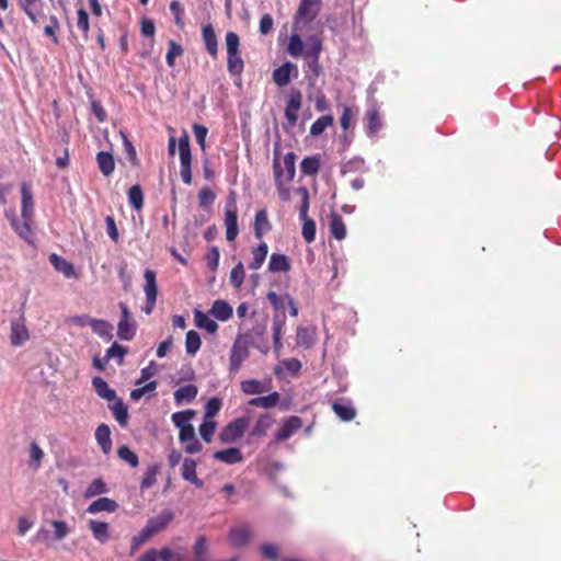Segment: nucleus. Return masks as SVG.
<instances>
[{"label":"nucleus","instance_id":"obj_1","mask_svg":"<svg viewBox=\"0 0 561 561\" xmlns=\"http://www.w3.org/2000/svg\"><path fill=\"white\" fill-rule=\"evenodd\" d=\"M252 340L248 334L240 333L233 341L229 356V371L237 374L250 354Z\"/></svg>","mask_w":561,"mask_h":561},{"label":"nucleus","instance_id":"obj_2","mask_svg":"<svg viewBox=\"0 0 561 561\" xmlns=\"http://www.w3.org/2000/svg\"><path fill=\"white\" fill-rule=\"evenodd\" d=\"M321 9V0H301L295 15L294 28L301 30L316 19Z\"/></svg>","mask_w":561,"mask_h":561},{"label":"nucleus","instance_id":"obj_3","mask_svg":"<svg viewBox=\"0 0 561 561\" xmlns=\"http://www.w3.org/2000/svg\"><path fill=\"white\" fill-rule=\"evenodd\" d=\"M179 156H180V174L182 178V181L190 185L192 183V171H191V163H192V154H191V148H190V141L187 135H183L179 139Z\"/></svg>","mask_w":561,"mask_h":561},{"label":"nucleus","instance_id":"obj_4","mask_svg":"<svg viewBox=\"0 0 561 561\" xmlns=\"http://www.w3.org/2000/svg\"><path fill=\"white\" fill-rule=\"evenodd\" d=\"M296 154L288 152L284 156L283 162L274 160V173L276 182L285 181L290 182L296 173Z\"/></svg>","mask_w":561,"mask_h":561},{"label":"nucleus","instance_id":"obj_5","mask_svg":"<svg viewBox=\"0 0 561 561\" xmlns=\"http://www.w3.org/2000/svg\"><path fill=\"white\" fill-rule=\"evenodd\" d=\"M248 426V419H236L234 421H232L231 423L224 427V430L219 434V439L226 444L233 443L242 437Z\"/></svg>","mask_w":561,"mask_h":561},{"label":"nucleus","instance_id":"obj_6","mask_svg":"<svg viewBox=\"0 0 561 561\" xmlns=\"http://www.w3.org/2000/svg\"><path fill=\"white\" fill-rule=\"evenodd\" d=\"M322 50V43L317 36L308 38V48L305 51V60L307 67L312 71L314 76H319L321 67L319 64L320 53Z\"/></svg>","mask_w":561,"mask_h":561},{"label":"nucleus","instance_id":"obj_7","mask_svg":"<svg viewBox=\"0 0 561 561\" xmlns=\"http://www.w3.org/2000/svg\"><path fill=\"white\" fill-rule=\"evenodd\" d=\"M225 227H226V238L228 241H233L239 233L238 229V216L236 209V198L233 193H231L229 201L226 206L225 211Z\"/></svg>","mask_w":561,"mask_h":561},{"label":"nucleus","instance_id":"obj_8","mask_svg":"<svg viewBox=\"0 0 561 561\" xmlns=\"http://www.w3.org/2000/svg\"><path fill=\"white\" fill-rule=\"evenodd\" d=\"M252 536V528L249 524H238L233 526L228 534L229 543L234 547L245 546Z\"/></svg>","mask_w":561,"mask_h":561},{"label":"nucleus","instance_id":"obj_9","mask_svg":"<svg viewBox=\"0 0 561 561\" xmlns=\"http://www.w3.org/2000/svg\"><path fill=\"white\" fill-rule=\"evenodd\" d=\"M30 334L25 325L24 316H20L11 321L10 341L14 346H21L28 341Z\"/></svg>","mask_w":561,"mask_h":561},{"label":"nucleus","instance_id":"obj_10","mask_svg":"<svg viewBox=\"0 0 561 561\" xmlns=\"http://www.w3.org/2000/svg\"><path fill=\"white\" fill-rule=\"evenodd\" d=\"M302 96L300 91L293 90L287 96V104L285 108V117L287 122L294 126L298 119V111L301 107Z\"/></svg>","mask_w":561,"mask_h":561},{"label":"nucleus","instance_id":"obj_11","mask_svg":"<svg viewBox=\"0 0 561 561\" xmlns=\"http://www.w3.org/2000/svg\"><path fill=\"white\" fill-rule=\"evenodd\" d=\"M49 262L54 266V268L61 273L66 278H78L79 275L76 272L73 265L71 262L67 261L66 259L59 256L56 253H53L49 255Z\"/></svg>","mask_w":561,"mask_h":561},{"label":"nucleus","instance_id":"obj_12","mask_svg":"<svg viewBox=\"0 0 561 561\" xmlns=\"http://www.w3.org/2000/svg\"><path fill=\"white\" fill-rule=\"evenodd\" d=\"M302 423L298 416H290L284 422V425L280 430L275 434V439L277 442H283L288 439L295 432H297L301 427Z\"/></svg>","mask_w":561,"mask_h":561},{"label":"nucleus","instance_id":"obj_13","mask_svg":"<svg viewBox=\"0 0 561 561\" xmlns=\"http://www.w3.org/2000/svg\"><path fill=\"white\" fill-rule=\"evenodd\" d=\"M297 72V67L287 61L273 71V80L278 87H285L290 82L291 72Z\"/></svg>","mask_w":561,"mask_h":561},{"label":"nucleus","instance_id":"obj_14","mask_svg":"<svg viewBox=\"0 0 561 561\" xmlns=\"http://www.w3.org/2000/svg\"><path fill=\"white\" fill-rule=\"evenodd\" d=\"M197 463L192 458H185L182 463L181 476L184 480L195 484L197 488L203 486V481L196 474Z\"/></svg>","mask_w":561,"mask_h":561},{"label":"nucleus","instance_id":"obj_15","mask_svg":"<svg viewBox=\"0 0 561 561\" xmlns=\"http://www.w3.org/2000/svg\"><path fill=\"white\" fill-rule=\"evenodd\" d=\"M22 193V217L25 220H32L34 216V203L33 195L26 183H23L21 186Z\"/></svg>","mask_w":561,"mask_h":561},{"label":"nucleus","instance_id":"obj_16","mask_svg":"<svg viewBox=\"0 0 561 561\" xmlns=\"http://www.w3.org/2000/svg\"><path fill=\"white\" fill-rule=\"evenodd\" d=\"M118 504L110 497H101L92 502L87 512L89 514H98L100 512L113 513L117 510Z\"/></svg>","mask_w":561,"mask_h":561},{"label":"nucleus","instance_id":"obj_17","mask_svg":"<svg viewBox=\"0 0 561 561\" xmlns=\"http://www.w3.org/2000/svg\"><path fill=\"white\" fill-rule=\"evenodd\" d=\"M297 345L305 348H310L316 343V328L314 327H298L297 328Z\"/></svg>","mask_w":561,"mask_h":561},{"label":"nucleus","instance_id":"obj_18","mask_svg":"<svg viewBox=\"0 0 561 561\" xmlns=\"http://www.w3.org/2000/svg\"><path fill=\"white\" fill-rule=\"evenodd\" d=\"M214 458L227 465L238 463L243 459L241 450L236 447L218 450L214 454Z\"/></svg>","mask_w":561,"mask_h":561},{"label":"nucleus","instance_id":"obj_19","mask_svg":"<svg viewBox=\"0 0 561 561\" xmlns=\"http://www.w3.org/2000/svg\"><path fill=\"white\" fill-rule=\"evenodd\" d=\"M209 313L219 321H227L232 317V308L227 301L219 299L214 301Z\"/></svg>","mask_w":561,"mask_h":561},{"label":"nucleus","instance_id":"obj_20","mask_svg":"<svg viewBox=\"0 0 561 561\" xmlns=\"http://www.w3.org/2000/svg\"><path fill=\"white\" fill-rule=\"evenodd\" d=\"M173 514L171 511H163L160 515L157 517L150 518L147 522V527L153 533V535L158 534L159 531L163 530L168 524L172 520Z\"/></svg>","mask_w":561,"mask_h":561},{"label":"nucleus","instance_id":"obj_21","mask_svg":"<svg viewBox=\"0 0 561 561\" xmlns=\"http://www.w3.org/2000/svg\"><path fill=\"white\" fill-rule=\"evenodd\" d=\"M145 286L144 291L146 294V299L151 304L157 300V282H156V273L151 270H146L144 273Z\"/></svg>","mask_w":561,"mask_h":561},{"label":"nucleus","instance_id":"obj_22","mask_svg":"<svg viewBox=\"0 0 561 561\" xmlns=\"http://www.w3.org/2000/svg\"><path fill=\"white\" fill-rule=\"evenodd\" d=\"M95 439L102 451L107 455L112 449L111 431L106 424H101L95 431Z\"/></svg>","mask_w":561,"mask_h":561},{"label":"nucleus","instance_id":"obj_23","mask_svg":"<svg viewBox=\"0 0 561 561\" xmlns=\"http://www.w3.org/2000/svg\"><path fill=\"white\" fill-rule=\"evenodd\" d=\"M194 322L197 328L203 329L210 334L216 333L218 330V324L208 314L201 310L194 311Z\"/></svg>","mask_w":561,"mask_h":561},{"label":"nucleus","instance_id":"obj_24","mask_svg":"<svg viewBox=\"0 0 561 561\" xmlns=\"http://www.w3.org/2000/svg\"><path fill=\"white\" fill-rule=\"evenodd\" d=\"M290 261L285 254L273 253L268 262V271L272 273L288 272Z\"/></svg>","mask_w":561,"mask_h":561},{"label":"nucleus","instance_id":"obj_25","mask_svg":"<svg viewBox=\"0 0 561 561\" xmlns=\"http://www.w3.org/2000/svg\"><path fill=\"white\" fill-rule=\"evenodd\" d=\"M197 396V387L194 385H185L180 387L174 392V400L176 404L182 403H190L192 402Z\"/></svg>","mask_w":561,"mask_h":561},{"label":"nucleus","instance_id":"obj_26","mask_svg":"<svg viewBox=\"0 0 561 561\" xmlns=\"http://www.w3.org/2000/svg\"><path fill=\"white\" fill-rule=\"evenodd\" d=\"M21 8L35 24L39 22L42 16L39 0H19Z\"/></svg>","mask_w":561,"mask_h":561},{"label":"nucleus","instance_id":"obj_27","mask_svg":"<svg viewBox=\"0 0 561 561\" xmlns=\"http://www.w3.org/2000/svg\"><path fill=\"white\" fill-rule=\"evenodd\" d=\"M202 36L208 54L211 56H216L218 46L217 36L215 34L214 27L210 24L203 26Z\"/></svg>","mask_w":561,"mask_h":561},{"label":"nucleus","instance_id":"obj_28","mask_svg":"<svg viewBox=\"0 0 561 561\" xmlns=\"http://www.w3.org/2000/svg\"><path fill=\"white\" fill-rule=\"evenodd\" d=\"M92 385L99 397L108 401L116 399L115 390L110 388L108 383L103 378L94 377L92 380Z\"/></svg>","mask_w":561,"mask_h":561},{"label":"nucleus","instance_id":"obj_29","mask_svg":"<svg viewBox=\"0 0 561 561\" xmlns=\"http://www.w3.org/2000/svg\"><path fill=\"white\" fill-rule=\"evenodd\" d=\"M90 529L93 537L101 543H104L110 538L108 525L104 522L91 519L89 522Z\"/></svg>","mask_w":561,"mask_h":561},{"label":"nucleus","instance_id":"obj_30","mask_svg":"<svg viewBox=\"0 0 561 561\" xmlns=\"http://www.w3.org/2000/svg\"><path fill=\"white\" fill-rule=\"evenodd\" d=\"M28 456H30L28 467L33 471H37L41 468L43 458L45 456L43 449L38 446L37 443L32 442L30 444Z\"/></svg>","mask_w":561,"mask_h":561},{"label":"nucleus","instance_id":"obj_31","mask_svg":"<svg viewBox=\"0 0 561 561\" xmlns=\"http://www.w3.org/2000/svg\"><path fill=\"white\" fill-rule=\"evenodd\" d=\"M96 161H98L100 171L105 176H108L110 174L113 173V171L115 169V162H114V158L111 153L104 152V151L99 152L96 156Z\"/></svg>","mask_w":561,"mask_h":561},{"label":"nucleus","instance_id":"obj_32","mask_svg":"<svg viewBox=\"0 0 561 561\" xmlns=\"http://www.w3.org/2000/svg\"><path fill=\"white\" fill-rule=\"evenodd\" d=\"M267 253L268 247L265 242H262L257 248L253 249L252 261L249 264V267L254 271L259 270L263 265Z\"/></svg>","mask_w":561,"mask_h":561},{"label":"nucleus","instance_id":"obj_33","mask_svg":"<svg viewBox=\"0 0 561 561\" xmlns=\"http://www.w3.org/2000/svg\"><path fill=\"white\" fill-rule=\"evenodd\" d=\"M31 221L32 220H25V219H24V221H20L18 219L11 220V225H12L14 231L28 243H33V241H32L33 232L31 229Z\"/></svg>","mask_w":561,"mask_h":561},{"label":"nucleus","instance_id":"obj_34","mask_svg":"<svg viewBox=\"0 0 561 561\" xmlns=\"http://www.w3.org/2000/svg\"><path fill=\"white\" fill-rule=\"evenodd\" d=\"M113 403L110 404V409L115 416L116 421L119 423V425L125 426L127 424L128 420V411L127 407L123 403L122 400L115 399L112 400Z\"/></svg>","mask_w":561,"mask_h":561},{"label":"nucleus","instance_id":"obj_35","mask_svg":"<svg viewBox=\"0 0 561 561\" xmlns=\"http://www.w3.org/2000/svg\"><path fill=\"white\" fill-rule=\"evenodd\" d=\"M330 230L332 236L337 240H343L346 237V227L342 217L337 214H332L331 216Z\"/></svg>","mask_w":561,"mask_h":561},{"label":"nucleus","instance_id":"obj_36","mask_svg":"<svg viewBox=\"0 0 561 561\" xmlns=\"http://www.w3.org/2000/svg\"><path fill=\"white\" fill-rule=\"evenodd\" d=\"M201 344H202V341H201L199 334L194 330H190L186 333V337H185L186 353L188 355L194 356L199 351Z\"/></svg>","mask_w":561,"mask_h":561},{"label":"nucleus","instance_id":"obj_37","mask_svg":"<svg viewBox=\"0 0 561 561\" xmlns=\"http://www.w3.org/2000/svg\"><path fill=\"white\" fill-rule=\"evenodd\" d=\"M271 228L266 210L261 209L255 215L254 232L256 238H262L263 233Z\"/></svg>","mask_w":561,"mask_h":561},{"label":"nucleus","instance_id":"obj_38","mask_svg":"<svg viewBox=\"0 0 561 561\" xmlns=\"http://www.w3.org/2000/svg\"><path fill=\"white\" fill-rule=\"evenodd\" d=\"M90 327L99 336L107 340L112 337L113 327L108 322L104 320L92 319L90 321Z\"/></svg>","mask_w":561,"mask_h":561},{"label":"nucleus","instance_id":"obj_39","mask_svg":"<svg viewBox=\"0 0 561 561\" xmlns=\"http://www.w3.org/2000/svg\"><path fill=\"white\" fill-rule=\"evenodd\" d=\"M278 399H279L278 392H273L265 397L253 398L249 401V404L253 405V407L263 408V409H270L277 404Z\"/></svg>","mask_w":561,"mask_h":561},{"label":"nucleus","instance_id":"obj_40","mask_svg":"<svg viewBox=\"0 0 561 561\" xmlns=\"http://www.w3.org/2000/svg\"><path fill=\"white\" fill-rule=\"evenodd\" d=\"M304 49L305 43L302 42L301 37L296 33L291 34L287 45L288 54L291 57L297 58L302 55Z\"/></svg>","mask_w":561,"mask_h":561},{"label":"nucleus","instance_id":"obj_41","mask_svg":"<svg viewBox=\"0 0 561 561\" xmlns=\"http://www.w3.org/2000/svg\"><path fill=\"white\" fill-rule=\"evenodd\" d=\"M272 424L273 419L268 414L261 415L252 428L251 435L257 437L265 435Z\"/></svg>","mask_w":561,"mask_h":561},{"label":"nucleus","instance_id":"obj_42","mask_svg":"<svg viewBox=\"0 0 561 561\" xmlns=\"http://www.w3.org/2000/svg\"><path fill=\"white\" fill-rule=\"evenodd\" d=\"M320 169V160L318 157H307L300 163L301 173L305 175H316Z\"/></svg>","mask_w":561,"mask_h":561},{"label":"nucleus","instance_id":"obj_43","mask_svg":"<svg viewBox=\"0 0 561 561\" xmlns=\"http://www.w3.org/2000/svg\"><path fill=\"white\" fill-rule=\"evenodd\" d=\"M195 412L192 410H186L183 412H175L172 414V422L179 428H185L186 426H192L190 421L194 416Z\"/></svg>","mask_w":561,"mask_h":561},{"label":"nucleus","instance_id":"obj_44","mask_svg":"<svg viewBox=\"0 0 561 561\" xmlns=\"http://www.w3.org/2000/svg\"><path fill=\"white\" fill-rule=\"evenodd\" d=\"M367 118V133L369 136L375 135L381 128V119L377 110H369L366 114Z\"/></svg>","mask_w":561,"mask_h":561},{"label":"nucleus","instance_id":"obj_45","mask_svg":"<svg viewBox=\"0 0 561 561\" xmlns=\"http://www.w3.org/2000/svg\"><path fill=\"white\" fill-rule=\"evenodd\" d=\"M241 389L247 394H260L267 390V388L256 379H248L242 381Z\"/></svg>","mask_w":561,"mask_h":561},{"label":"nucleus","instance_id":"obj_46","mask_svg":"<svg viewBox=\"0 0 561 561\" xmlns=\"http://www.w3.org/2000/svg\"><path fill=\"white\" fill-rule=\"evenodd\" d=\"M333 411L342 421H351L355 417V410L352 405L335 402L333 403Z\"/></svg>","mask_w":561,"mask_h":561},{"label":"nucleus","instance_id":"obj_47","mask_svg":"<svg viewBox=\"0 0 561 561\" xmlns=\"http://www.w3.org/2000/svg\"><path fill=\"white\" fill-rule=\"evenodd\" d=\"M332 124L333 117L331 115H323L311 125L310 134L312 136H319Z\"/></svg>","mask_w":561,"mask_h":561},{"label":"nucleus","instance_id":"obj_48","mask_svg":"<svg viewBox=\"0 0 561 561\" xmlns=\"http://www.w3.org/2000/svg\"><path fill=\"white\" fill-rule=\"evenodd\" d=\"M117 329L119 339L125 341L133 339L136 331L134 322L126 319H121Z\"/></svg>","mask_w":561,"mask_h":561},{"label":"nucleus","instance_id":"obj_49","mask_svg":"<svg viewBox=\"0 0 561 561\" xmlns=\"http://www.w3.org/2000/svg\"><path fill=\"white\" fill-rule=\"evenodd\" d=\"M158 471V465H151L150 467L147 468L142 481L140 483L141 490L149 489L156 483Z\"/></svg>","mask_w":561,"mask_h":561},{"label":"nucleus","instance_id":"obj_50","mask_svg":"<svg viewBox=\"0 0 561 561\" xmlns=\"http://www.w3.org/2000/svg\"><path fill=\"white\" fill-rule=\"evenodd\" d=\"M128 201L129 204L137 210L142 207L144 194L139 185H134L129 188Z\"/></svg>","mask_w":561,"mask_h":561},{"label":"nucleus","instance_id":"obj_51","mask_svg":"<svg viewBox=\"0 0 561 561\" xmlns=\"http://www.w3.org/2000/svg\"><path fill=\"white\" fill-rule=\"evenodd\" d=\"M300 219L302 220V236L308 243H311L316 238V224L308 216Z\"/></svg>","mask_w":561,"mask_h":561},{"label":"nucleus","instance_id":"obj_52","mask_svg":"<svg viewBox=\"0 0 561 561\" xmlns=\"http://www.w3.org/2000/svg\"><path fill=\"white\" fill-rule=\"evenodd\" d=\"M295 193L300 197L299 217L305 218L308 216L309 210V192L306 187L301 186L295 190Z\"/></svg>","mask_w":561,"mask_h":561},{"label":"nucleus","instance_id":"obj_53","mask_svg":"<svg viewBox=\"0 0 561 561\" xmlns=\"http://www.w3.org/2000/svg\"><path fill=\"white\" fill-rule=\"evenodd\" d=\"M118 457L129 463L131 467H137L139 463L138 456L127 446H121L117 450Z\"/></svg>","mask_w":561,"mask_h":561},{"label":"nucleus","instance_id":"obj_54","mask_svg":"<svg viewBox=\"0 0 561 561\" xmlns=\"http://www.w3.org/2000/svg\"><path fill=\"white\" fill-rule=\"evenodd\" d=\"M215 431L216 422L214 420L204 419L202 425L199 426V434L206 443L211 440Z\"/></svg>","mask_w":561,"mask_h":561},{"label":"nucleus","instance_id":"obj_55","mask_svg":"<svg viewBox=\"0 0 561 561\" xmlns=\"http://www.w3.org/2000/svg\"><path fill=\"white\" fill-rule=\"evenodd\" d=\"M244 267L241 262H239L230 272V283L233 287L240 288L244 280Z\"/></svg>","mask_w":561,"mask_h":561},{"label":"nucleus","instance_id":"obj_56","mask_svg":"<svg viewBox=\"0 0 561 561\" xmlns=\"http://www.w3.org/2000/svg\"><path fill=\"white\" fill-rule=\"evenodd\" d=\"M228 70L231 75L238 76L243 70V61L239 54L228 55Z\"/></svg>","mask_w":561,"mask_h":561},{"label":"nucleus","instance_id":"obj_57","mask_svg":"<svg viewBox=\"0 0 561 561\" xmlns=\"http://www.w3.org/2000/svg\"><path fill=\"white\" fill-rule=\"evenodd\" d=\"M105 492H106L105 483L100 479H95L87 488L84 495H85V497H92V496H95V495H99V494H102Z\"/></svg>","mask_w":561,"mask_h":561},{"label":"nucleus","instance_id":"obj_58","mask_svg":"<svg viewBox=\"0 0 561 561\" xmlns=\"http://www.w3.org/2000/svg\"><path fill=\"white\" fill-rule=\"evenodd\" d=\"M221 408V401L218 398H211L207 401L205 407L204 419L213 420Z\"/></svg>","mask_w":561,"mask_h":561},{"label":"nucleus","instance_id":"obj_59","mask_svg":"<svg viewBox=\"0 0 561 561\" xmlns=\"http://www.w3.org/2000/svg\"><path fill=\"white\" fill-rule=\"evenodd\" d=\"M183 55V48L176 44L174 41L169 42V49L165 56L167 62L170 67L174 66L175 57Z\"/></svg>","mask_w":561,"mask_h":561},{"label":"nucleus","instance_id":"obj_60","mask_svg":"<svg viewBox=\"0 0 561 561\" xmlns=\"http://www.w3.org/2000/svg\"><path fill=\"white\" fill-rule=\"evenodd\" d=\"M156 388H157V381H149L148 383L131 390L130 398L134 401H138L145 396L146 392H152L156 390Z\"/></svg>","mask_w":561,"mask_h":561},{"label":"nucleus","instance_id":"obj_61","mask_svg":"<svg viewBox=\"0 0 561 561\" xmlns=\"http://www.w3.org/2000/svg\"><path fill=\"white\" fill-rule=\"evenodd\" d=\"M239 36L233 32H228L226 34V48L228 55L238 54L239 51Z\"/></svg>","mask_w":561,"mask_h":561},{"label":"nucleus","instance_id":"obj_62","mask_svg":"<svg viewBox=\"0 0 561 561\" xmlns=\"http://www.w3.org/2000/svg\"><path fill=\"white\" fill-rule=\"evenodd\" d=\"M157 373V367L154 362H151L147 367L142 368L140 371V377L136 380L137 386L144 385L147 380L154 376Z\"/></svg>","mask_w":561,"mask_h":561},{"label":"nucleus","instance_id":"obj_63","mask_svg":"<svg viewBox=\"0 0 561 561\" xmlns=\"http://www.w3.org/2000/svg\"><path fill=\"white\" fill-rule=\"evenodd\" d=\"M260 551L265 558L276 560L279 553V547L276 543H263L260 547Z\"/></svg>","mask_w":561,"mask_h":561},{"label":"nucleus","instance_id":"obj_64","mask_svg":"<svg viewBox=\"0 0 561 561\" xmlns=\"http://www.w3.org/2000/svg\"><path fill=\"white\" fill-rule=\"evenodd\" d=\"M285 317L276 316L273 319V340H280L283 335V329L285 327Z\"/></svg>","mask_w":561,"mask_h":561}]
</instances>
